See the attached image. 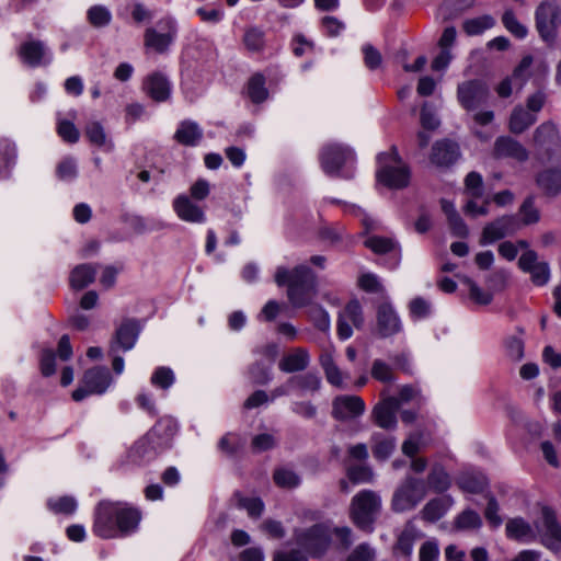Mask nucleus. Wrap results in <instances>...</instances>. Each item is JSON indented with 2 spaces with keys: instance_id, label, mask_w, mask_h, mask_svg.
<instances>
[{
  "instance_id": "obj_1",
  "label": "nucleus",
  "mask_w": 561,
  "mask_h": 561,
  "mask_svg": "<svg viewBox=\"0 0 561 561\" xmlns=\"http://www.w3.org/2000/svg\"><path fill=\"white\" fill-rule=\"evenodd\" d=\"M274 279L277 286H287V298L294 308L309 306L318 294L317 275L307 265H297L293 270L279 266Z\"/></svg>"
},
{
  "instance_id": "obj_2",
  "label": "nucleus",
  "mask_w": 561,
  "mask_h": 561,
  "mask_svg": "<svg viewBox=\"0 0 561 561\" xmlns=\"http://www.w3.org/2000/svg\"><path fill=\"white\" fill-rule=\"evenodd\" d=\"M380 508V496L375 491L363 490L351 501L350 517L359 529L370 533Z\"/></svg>"
},
{
  "instance_id": "obj_3",
  "label": "nucleus",
  "mask_w": 561,
  "mask_h": 561,
  "mask_svg": "<svg viewBox=\"0 0 561 561\" xmlns=\"http://www.w3.org/2000/svg\"><path fill=\"white\" fill-rule=\"evenodd\" d=\"M172 435L171 428L157 424L134 444L130 450L131 459L141 461L154 458L170 446Z\"/></svg>"
},
{
  "instance_id": "obj_4",
  "label": "nucleus",
  "mask_w": 561,
  "mask_h": 561,
  "mask_svg": "<svg viewBox=\"0 0 561 561\" xmlns=\"http://www.w3.org/2000/svg\"><path fill=\"white\" fill-rule=\"evenodd\" d=\"M560 25V5L552 0L541 1L535 11V26L540 38L548 45L554 44Z\"/></svg>"
},
{
  "instance_id": "obj_5",
  "label": "nucleus",
  "mask_w": 561,
  "mask_h": 561,
  "mask_svg": "<svg viewBox=\"0 0 561 561\" xmlns=\"http://www.w3.org/2000/svg\"><path fill=\"white\" fill-rule=\"evenodd\" d=\"M294 541L311 557H322L331 545V530L325 524H314L309 528L295 529Z\"/></svg>"
},
{
  "instance_id": "obj_6",
  "label": "nucleus",
  "mask_w": 561,
  "mask_h": 561,
  "mask_svg": "<svg viewBox=\"0 0 561 561\" xmlns=\"http://www.w3.org/2000/svg\"><path fill=\"white\" fill-rule=\"evenodd\" d=\"M426 488L422 480L405 477L397 488L391 500V508L397 513L411 511L425 497Z\"/></svg>"
},
{
  "instance_id": "obj_7",
  "label": "nucleus",
  "mask_w": 561,
  "mask_h": 561,
  "mask_svg": "<svg viewBox=\"0 0 561 561\" xmlns=\"http://www.w3.org/2000/svg\"><path fill=\"white\" fill-rule=\"evenodd\" d=\"M350 460L358 463H350L346 467V477L353 484L371 483L375 478L373 468L367 463L369 457L366 444L358 443L347 449Z\"/></svg>"
},
{
  "instance_id": "obj_8",
  "label": "nucleus",
  "mask_w": 561,
  "mask_h": 561,
  "mask_svg": "<svg viewBox=\"0 0 561 561\" xmlns=\"http://www.w3.org/2000/svg\"><path fill=\"white\" fill-rule=\"evenodd\" d=\"M534 145L539 157L551 161L561 153V139L554 124L546 122L538 126L533 135Z\"/></svg>"
},
{
  "instance_id": "obj_9",
  "label": "nucleus",
  "mask_w": 561,
  "mask_h": 561,
  "mask_svg": "<svg viewBox=\"0 0 561 561\" xmlns=\"http://www.w3.org/2000/svg\"><path fill=\"white\" fill-rule=\"evenodd\" d=\"M490 96L488 84L480 79L463 81L458 84L457 99L467 111H474L484 105Z\"/></svg>"
},
{
  "instance_id": "obj_10",
  "label": "nucleus",
  "mask_w": 561,
  "mask_h": 561,
  "mask_svg": "<svg viewBox=\"0 0 561 561\" xmlns=\"http://www.w3.org/2000/svg\"><path fill=\"white\" fill-rule=\"evenodd\" d=\"M522 229L517 215H504L486 224L482 230L480 244L484 245L514 236Z\"/></svg>"
},
{
  "instance_id": "obj_11",
  "label": "nucleus",
  "mask_w": 561,
  "mask_h": 561,
  "mask_svg": "<svg viewBox=\"0 0 561 561\" xmlns=\"http://www.w3.org/2000/svg\"><path fill=\"white\" fill-rule=\"evenodd\" d=\"M353 158L351 148L331 144L322 148L320 153L321 168L330 176L337 175L343 165Z\"/></svg>"
},
{
  "instance_id": "obj_12",
  "label": "nucleus",
  "mask_w": 561,
  "mask_h": 561,
  "mask_svg": "<svg viewBox=\"0 0 561 561\" xmlns=\"http://www.w3.org/2000/svg\"><path fill=\"white\" fill-rule=\"evenodd\" d=\"M105 391V368L93 366L83 374L81 386L72 392V399L82 401L89 394H101Z\"/></svg>"
},
{
  "instance_id": "obj_13",
  "label": "nucleus",
  "mask_w": 561,
  "mask_h": 561,
  "mask_svg": "<svg viewBox=\"0 0 561 561\" xmlns=\"http://www.w3.org/2000/svg\"><path fill=\"white\" fill-rule=\"evenodd\" d=\"M365 412V402L358 396H337L332 401L333 419L340 422L352 421Z\"/></svg>"
},
{
  "instance_id": "obj_14",
  "label": "nucleus",
  "mask_w": 561,
  "mask_h": 561,
  "mask_svg": "<svg viewBox=\"0 0 561 561\" xmlns=\"http://www.w3.org/2000/svg\"><path fill=\"white\" fill-rule=\"evenodd\" d=\"M535 184L543 197L553 199L561 195V165L548 167L536 172Z\"/></svg>"
},
{
  "instance_id": "obj_15",
  "label": "nucleus",
  "mask_w": 561,
  "mask_h": 561,
  "mask_svg": "<svg viewBox=\"0 0 561 561\" xmlns=\"http://www.w3.org/2000/svg\"><path fill=\"white\" fill-rule=\"evenodd\" d=\"M492 157L496 160L512 159L517 162H526L529 158L528 150L518 140L511 136H500L495 139Z\"/></svg>"
},
{
  "instance_id": "obj_16",
  "label": "nucleus",
  "mask_w": 561,
  "mask_h": 561,
  "mask_svg": "<svg viewBox=\"0 0 561 561\" xmlns=\"http://www.w3.org/2000/svg\"><path fill=\"white\" fill-rule=\"evenodd\" d=\"M346 320L352 321L356 329H360L364 325L363 310L357 299H352L345 306L344 310L340 312L337 319V335L342 340H346L352 336L353 330Z\"/></svg>"
},
{
  "instance_id": "obj_17",
  "label": "nucleus",
  "mask_w": 561,
  "mask_h": 561,
  "mask_svg": "<svg viewBox=\"0 0 561 561\" xmlns=\"http://www.w3.org/2000/svg\"><path fill=\"white\" fill-rule=\"evenodd\" d=\"M377 334L386 339L399 333L402 329L401 321L393 307L388 304H381L377 309Z\"/></svg>"
},
{
  "instance_id": "obj_18",
  "label": "nucleus",
  "mask_w": 561,
  "mask_h": 561,
  "mask_svg": "<svg viewBox=\"0 0 561 561\" xmlns=\"http://www.w3.org/2000/svg\"><path fill=\"white\" fill-rule=\"evenodd\" d=\"M400 408V400L389 397L378 403L371 413L374 422L383 430H394L397 426L396 413Z\"/></svg>"
},
{
  "instance_id": "obj_19",
  "label": "nucleus",
  "mask_w": 561,
  "mask_h": 561,
  "mask_svg": "<svg viewBox=\"0 0 561 561\" xmlns=\"http://www.w3.org/2000/svg\"><path fill=\"white\" fill-rule=\"evenodd\" d=\"M19 55L30 67H39L51 61V55L45 44L39 41H27L20 46Z\"/></svg>"
},
{
  "instance_id": "obj_20",
  "label": "nucleus",
  "mask_w": 561,
  "mask_h": 561,
  "mask_svg": "<svg viewBox=\"0 0 561 561\" xmlns=\"http://www.w3.org/2000/svg\"><path fill=\"white\" fill-rule=\"evenodd\" d=\"M460 157L457 142L449 139L438 140L433 145L431 161L437 167H449Z\"/></svg>"
},
{
  "instance_id": "obj_21",
  "label": "nucleus",
  "mask_w": 561,
  "mask_h": 561,
  "mask_svg": "<svg viewBox=\"0 0 561 561\" xmlns=\"http://www.w3.org/2000/svg\"><path fill=\"white\" fill-rule=\"evenodd\" d=\"M377 179L390 188H403L410 181V169L407 165L383 167L377 172Z\"/></svg>"
},
{
  "instance_id": "obj_22",
  "label": "nucleus",
  "mask_w": 561,
  "mask_h": 561,
  "mask_svg": "<svg viewBox=\"0 0 561 561\" xmlns=\"http://www.w3.org/2000/svg\"><path fill=\"white\" fill-rule=\"evenodd\" d=\"M173 208L184 221L201 224L205 220L204 210L186 195L178 196L173 202Z\"/></svg>"
},
{
  "instance_id": "obj_23",
  "label": "nucleus",
  "mask_w": 561,
  "mask_h": 561,
  "mask_svg": "<svg viewBox=\"0 0 561 561\" xmlns=\"http://www.w3.org/2000/svg\"><path fill=\"white\" fill-rule=\"evenodd\" d=\"M310 364V356L306 348L296 347L290 353L286 354L278 367L284 373H298L305 370Z\"/></svg>"
},
{
  "instance_id": "obj_24",
  "label": "nucleus",
  "mask_w": 561,
  "mask_h": 561,
  "mask_svg": "<svg viewBox=\"0 0 561 561\" xmlns=\"http://www.w3.org/2000/svg\"><path fill=\"white\" fill-rule=\"evenodd\" d=\"M144 88L147 94L157 102H163L170 98V82L159 72L148 76Z\"/></svg>"
},
{
  "instance_id": "obj_25",
  "label": "nucleus",
  "mask_w": 561,
  "mask_h": 561,
  "mask_svg": "<svg viewBox=\"0 0 561 561\" xmlns=\"http://www.w3.org/2000/svg\"><path fill=\"white\" fill-rule=\"evenodd\" d=\"M140 332V324L137 320L126 319L115 332V343L127 351L130 350Z\"/></svg>"
},
{
  "instance_id": "obj_26",
  "label": "nucleus",
  "mask_w": 561,
  "mask_h": 561,
  "mask_svg": "<svg viewBox=\"0 0 561 561\" xmlns=\"http://www.w3.org/2000/svg\"><path fill=\"white\" fill-rule=\"evenodd\" d=\"M453 503L450 495L432 499L421 511V516L427 523H435L446 514Z\"/></svg>"
},
{
  "instance_id": "obj_27",
  "label": "nucleus",
  "mask_w": 561,
  "mask_h": 561,
  "mask_svg": "<svg viewBox=\"0 0 561 561\" xmlns=\"http://www.w3.org/2000/svg\"><path fill=\"white\" fill-rule=\"evenodd\" d=\"M536 121L537 117L534 113H530L523 106L518 105L514 107L511 113L508 129L512 134L520 135L534 125Z\"/></svg>"
},
{
  "instance_id": "obj_28",
  "label": "nucleus",
  "mask_w": 561,
  "mask_h": 561,
  "mask_svg": "<svg viewBox=\"0 0 561 561\" xmlns=\"http://www.w3.org/2000/svg\"><path fill=\"white\" fill-rule=\"evenodd\" d=\"M203 138V130L192 121H184L180 124L174 134V139L184 146H196Z\"/></svg>"
},
{
  "instance_id": "obj_29",
  "label": "nucleus",
  "mask_w": 561,
  "mask_h": 561,
  "mask_svg": "<svg viewBox=\"0 0 561 561\" xmlns=\"http://www.w3.org/2000/svg\"><path fill=\"white\" fill-rule=\"evenodd\" d=\"M141 515L138 510L123 507L115 510L116 525L122 535L134 531L140 522Z\"/></svg>"
},
{
  "instance_id": "obj_30",
  "label": "nucleus",
  "mask_w": 561,
  "mask_h": 561,
  "mask_svg": "<svg viewBox=\"0 0 561 561\" xmlns=\"http://www.w3.org/2000/svg\"><path fill=\"white\" fill-rule=\"evenodd\" d=\"M459 489L468 493H481L488 485L486 478L481 473L462 472L456 479Z\"/></svg>"
},
{
  "instance_id": "obj_31",
  "label": "nucleus",
  "mask_w": 561,
  "mask_h": 561,
  "mask_svg": "<svg viewBox=\"0 0 561 561\" xmlns=\"http://www.w3.org/2000/svg\"><path fill=\"white\" fill-rule=\"evenodd\" d=\"M236 506L245 510L249 517L257 519L262 516L265 505L260 497H247L240 491H236L232 495Z\"/></svg>"
},
{
  "instance_id": "obj_32",
  "label": "nucleus",
  "mask_w": 561,
  "mask_h": 561,
  "mask_svg": "<svg viewBox=\"0 0 561 561\" xmlns=\"http://www.w3.org/2000/svg\"><path fill=\"white\" fill-rule=\"evenodd\" d=\"M95 274L91 264L77 265L70 273V285L73 289H83L94 280Z\"/></svg>"
},
{
  "instance_id": "obj_33",
  "label": "nucleus",
  "mask_w": 561,
  "mask_h": 561,
  "mask_svg": "<svg viewBox=\"0 0 561 561\" xmlns=\"http://www.w3.org/2000/svg\"><path fill=\"white\" fill-rule=\"evenodd\" d=\"M320 385L319 376L311 371L293 376L287 380V386H291V389H298L301 392H316L320 389Z\"/></svg>"
},
{
  "instance_id": "obj_34",
  "label": "nucleus",
  "mask_w": 561,
  "mask_h": 561,
  "mask_svg": "<svg viewBox=\"0 0 561 561\" xmlns=\"http://www.w3.org/2000/svg\"><path fill=\"white\" fill-rule=\"evenodd\" d=\"M47 507L56 515L70 516L76 513L78 508V502L73 496L70 495L50 497L47 500Z\"/></svg>"
},
{
  "instance_id": "obj_35",
  "label": "nucleus",
  "mask_w": 561,
  "mask_h": 561,
  "mask_svg": "<svg viewBox=\"0 0 561 561\" xmlns=\"http://www.w3.org/2000/svg\"><path fill=\"white\" fill-rule=\"evenodd\" d=\"M16 159V148L7 138L0 139V176H8Z\"/></svg>"
},
{
  "instance_id": "obj_36",
  "label": "nucleus",
  "mask_w": 561,
  "mask_h": 561,
  "mask_svg": "<svg viewBox=\"0 0 561 561\" xmlns=\"http://www.w3.org/2000/svg\"><path fill=\"white\" fill-rule=\"evenodd\" d=\"M495 23L492 15L485 14L463 21L462 28L468 36H476L482 34L485 30L492 28Z\"/></svg>"
},
{
  "instance_id": "obj_37",
  "label": "nucleus",
  "mask_w": 561,
  "mask_h": 561,
  "mask_svg": "<svg viewBox=\"0 0 561 561\" xmlns=\"http://www.w3.org/2000/svg\"><path fill=\"white\" fill-rule=\"evenodd\" d=\"M428 485L436 492L443 493L451 485V479L440 465H434L427 476Z\"/></svg>"
},
{
  "instance_id": "obj_38",
  "label": "nucleus",
  "mask_w": 561,
  "mask_h": 561,
  "mask_svg": "<svg viewBox=\"0 0 561 561\" xmlns=\"http://www.w3.org/2000/svg\"><path fill=\"white\" fill-rule=\"evenodd\" d=\"M273 481L278 488L295 489L300 484L301 479L294 470L286 467H279L273 472Z\"/></svg>"
},
{
  "instance_id": "obj_39",
  "label": "nucleus",
  "mask_w": 561,
  "mask_h": 561,
  "mask_svg": "<svg viewBox=\"0 0 561 561\" xmlns=\"http://www.w3.org/2000/svg\"><path fill=\"white\" fill-rule=\"evenodd\" d=\"M248 95L253 103H262L268 96V91L265 88V78L261 73L252 76L248 82Z\"/></svg>"
},
{
  "instance_id": "obj_40",
  "label": "nucleus",
  "mask_w": 561,
  "mask_h": 561,
  "mask_svg": "<svg viewBox=\"0 0 561 561\" xmlns=\"http://www.w3.org/2000/svg\"><path fill=\"white\" fill-rule=\"evenodd\" d=\"M173 34H161L153 28H147L145 33V45L158 53H164L172 43Z\"/></svg>"
},
{
  "instance_id": "obj_41",
  "label": "nucleus",
  "mask_w": 561,
  "mask_h": 561,
  "mask_svg": "<svg viewBox=\"0 0 561 561\" xmlns=\"http://www.w3.org/2000/svg\"><path fill=\"white\" fill-rule=\"evenodd\" d=\"M541 514L546 536L557 542H561V525L557 520L556 512L551 507L545 506L542 507Z\"/></svg>"
},
{
  "instance_id": "obj_42",
  "label": "nucleus",
  "mask_w": 561,
  "mask_h": 561,
  "mask_svg": "<svg viewBox=\"0 0 561 561\" xmlns=\"http://www.w3.org/2000/svg\"><path fill=\"white\" fill-rule=\"evenodd\" d=\"M518 213L522 215L520 224L522 227L537 224L540 220V211L535 206V196L528 195L522 205L519 206Z\"/></svg>"
},
{
  "instance_id": "obj_43",
  "label": "nucleus",
  "mask_w": 561,
  "mask_h": 561,
  "mask_svg": "<svg viewBox=\"0 0 561 561\" xmlns=\"http://www.w3.org/2000/svg\"><path fill=\"white\" fill-rule=\"evenodd\" d=\"M507 537L522 540L526 537L533 536L531 526L522 517L508 519L506 523Z\"/></svg>"
},
{
  "instance_id": "obj_44",
  "label": "nucleus",
  "mask_w": 561,
  "mask_h": 561,
  "mask_svg": "<svg viewBox=\"0 0 561 561\" xmlns=\"http://www.w3.org/2000/svg\"><path fill=\"white\" fill-rule=\"evenodd\" d=\"M245 440L237 434L228 433L218 443L220 451L229 457L237 456L244 447Z\"/></svg>"
},
{
  "instance_id": "obj_45",
  "label": "nucleus",
  "mask_w": 561,
  "mask_h": 561,
  "mask_svg": "<svg viewBox=\"0 0 561 561\" xmlns=\"http://www.w3.org/2000/svg\"><path fill=\"white\" fill-rule=\"evenodd\" d=\"M307 314L314 327L320 331H328L330 328L329 313L318 304H310Z\"/></svg>"
},
{
  "instance_id": "obj_46",
  "label": "nucleus",
  "mask_w": 561,
  "mask_h": 561,
  "mask_svg": "<svg viewBox=\"0 0 561 561\" xmlns=\"http://www.w3.org/2000/svg\"><path fill=\"white\" fill-rule=\"evenodd\" d=\"M375 445L373 446V455L379 461L387 460L396 449V439L393 437L378 439L377 435L373 436Z\"/></svg>"
},
{
  "instance_id": "obj_47",
  "label": "nucleus",
  "mask_w": 561,
  "mask_h": 561,
  "mask_svg": "<svg viewBox=\"0 0 561 561\" xmlns=\"http://www.w3.org/2000/svg\"><path fill=\"white\" fill-rule=\"evenodd\" d=\"M502 23L505 28L517 38H524L527 36V27L523 25L516 18L513 10H505L502 15Z\"/></svg>"
},
{
  "instance_id": "obj_48",
  "label": "nucleus",
  "mask_w": 561,
  "mask_h": 561,
  "mask_svg": "<svg viewBox=\"0 0 561 561\" xmlns=\"http://www.w3.org/2000/svg\"><path fill=\"white\" fill-rule=\"evenodd\" d=\"M463 283L468 285L469 287V297L472 299L476 304L486 306L492 302L493 294L488 288V290H483L480 288L477 283H474L471 278L465 277Z\"/></svg>"
},
{
  "instance_id": "obj_49",
  "label": "nucleus",
  "mask_w": 561,
  "mask_h": 561,
  "mask_svg": "<svg viewBox=\"0 0 561 561\" xmlns=\"http://www.w3.org/2000/svg\"><path fill=\"white\" fill-rule=\"evenodd\" d=\"M57 176L61 181L71 182L78 175V163L77 160L67 157L64 158L57 165L56 170Z\"/></svg>"
},
{
  "instance_id": "obj_50",
  "label": "nucleus",
  "mask_w": 561,
  "mask_h": 561,
  "mask_svg": "<svg viewBox=\"0 0 561 561\" xmlns=\"http://www.w3.org/2000/svg\"><path fill=\"white\" fill-rule=\"evenodd\" d=\"M533 65V57L530 55H527L523 57L520 62L515 67L512 78L514 79L515 85H517L518 89H522L525 82L530 77V66Z\"/></svg>"
},
{
  "instance_id": "obj_51",
  "label": "nucleus",
  "mask_w": 561,
  "mask_h": 561,
  "mask_svg": "<svg viewBox=\"0 0 561 561\" xmlns=\"http://www.w3.org/2000/svg\"><path fill=\"white\" fill-rule=\"evenodd\" d=\"M482 524L479 514L472 510H466L455 520L456 529H471L479 528Z\"/></svg>"
},
{
  "instance_id": "obj_52",
  "label": "nucleus",
  "mask_w": 561,
  "mask_h": 561,
  "mask_svg": "<svg viewBox=\"0 0 561 561\" xmlns=\"http://www.w3.org/2000/svg\"><path fill=\"white\" fill-rule=\"evenodd\" d=\"M364 244L377 254H386L396 248V243L391 239L378 236L366 239Z\"/></svg>"
},
{
  "instance_id": "obj_53",
  "label": "nucleus",
  "mask_w": 561,
  "mask_h": 561,
  "mask_svg": "<svg viewBox=\"0 0 561 561\" xmlns=\"http://www.w3.org/2000/svg\"><path fill=\"white\" fill-rule=\"evenodd\" d=\"M57 133L67 142L75 144L79 140V131L69 119L58 117Z\"/></svg>"
},
{
  "instance_id": "obj_54",
  "label": "nucleus",
  "mask_w": 561,
  "mask_h": 561,
  "mask_svg": "<svg viewBox=\"0 0 561 561\" xmlns=\"http://www.w3.org/2000/svg\"><path fill=\"white\" fill-rule=\"evenodd\" d=\"M249 376L255 385H267L271 381L270 367L261 362H255L249 368Z\"/></svg>"
},
{
  "instance_id": "obj_55",
  "label": "nucleus",
  "mask_w": 561,
  "mask_h": 561,
  "mask_svg": "<svg viewBox=\"0 0 561 561\" xmlns=\"http://www.w3.org/2000/svg\"><path fill=\"white\" fill-rule=\"evenodd\" d=\"M466 190L473 198H480L483 195V181L480 173L471 171L465 179Z\"/></svg>"
},
{
  "instance_id": "obj_56",
  "label": "nucleus",
  "mask_w": 561,
  "mask_h": 561,
  "mask_svg": "<svg viewBox=\"0 0 561 561\" xmlns=\"http://www.w3.org/2000/svg\"><path fill=\"white\" fill-rule=\"evenodd\" d=\"M371 376L381 382H392L394 376L391 367L381 359H375L371 366Z\"/></svg>"
},
{
  "instance_id": "obj_57",
  "label": "nucleus",
  "mask_w": 561,
  "mask_h": 561,
  "mask_svg": "<svg viewBox=\"0 0 561 561\" xmlns=\"http://www.w3.org/2000/svg\"><path fill=\"white\" fill-rule=\"evenodd\" d=\"M414 535L411 530L404 529L399 536L394 550L405 558H410L413 550Z\"/></svg>"
},
{
  "instance_id": "obj_58",
  "label": "nucleus",
  "mask_w": 561,
  "mask_h": 561,
  "mask_svg": "<svg viewBox=\"0 0 561 561\" xmlns=\"http://www.w3.org/2000/svg\"><path fill=\"white\" fill-rule=\"evenodd\" d=\"M364 64L370 70H376L382 62V56L380 51L370 44H366L363 47Z\"/></svg>"
},
{
  "instance_id": "obj_59",
  "label": "nucleus",
  "mask_w": 561,
  "mask_h": 561,
  "mask_svg": "<svg viewBox=\"0 0 561 561\" xmlns=\"http://www.w3.org/2000/svg\"><path fill=\"white\" fill-rule=\"evenodd\" d=\"M243 42L248 49L257 51L264 45V33L259 28H250L245 32Z\"/></svg>"
},
{
  "instance_id": "obj_60",
  "label": "nucleus",
  "mask_w": 561,
  "mask_h": 561,
  "mask_svg": "<svg viewBox=\"0 0 561 561\" xmlns=\"http://www.w3.org/2000/svg\"><path fill=\"white\" fill-rule=\"evenodd\" d=\"M507 355L514 360H520L524 357V341L522 336H510L505 341Z\"/></svg>"
},
{
  "instance_id": "obj_61",
  "label": "nucleus",
  "mask_w": 561,
  "mask_h": 561,
  "mask_svg": "<svg viewBox=\"0 0 561 561\" xmlns=\"http://www.w3.org/2000/svg\"><path fill=\"white\" fill-rule=\"evenodd\" d=\"M173 381V371L168 367H159L151 377V382L162 389H168Z\"/></svg>"
},
{
  "instance_id": "obj_62",
  "label": "nucleus",
  "mask_w": 561,
  "mask_h": 561,
  "mask_svg": "<svg viewBox=\"0 0 561 561\" xmlns=\"http://www.w3.org/2000/svg\"><path fill=\"white\" fill-rule=\"evenodd\" d=\"M530 274L531 282L536 286H543L548 283L550 278V270L547 262H540L538 263L531 272H528Z\"/></svg>"
},
{
  "instance_id": "obj_63",
  "label": "nucleus",
  "mask_w": 561,
  "mask_h": 561,
  "mask_svg": "<svg viewBox=\"0 0 561 561\" xmlns=\"http://www.w3.org/2000/svg\"><path fill=\"white\" fill-rule=\"evenodd\" d=\"M488 288L491 293L502 291L507 285V274L505 271H495L486 277Z\"/></svg>"
},
{
  "instance_id": "obj_64",
  "label": "nucleus",
  "mask_w": 561,
  "mask_h": 561,
  "mask_svg": "<svg viewBox=\"0 0 561 561\" xmlns=\"http://www.w3.org/2000/svg\"><path fill=\"white\" fill-rule=\"evenodd\" d=\"M375 550L368 543L358 545L347 557V561H373Z\"/></svg>"
}]
</instances>
